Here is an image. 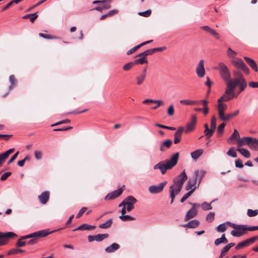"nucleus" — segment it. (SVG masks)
I'll return each mask as SVG.
<instances>
[{
    "label": "nucleus",
    "instance_id": "obj_1",
    "mask_svg": "<svg viewBox=\"0 0 258 258\" xmlns=\"http://www.w3.org/2000/svg\"><path fill=\"white\" fill-rule=\"evenodd\" d=\"M236 75L237 77L233 79L232 82L228 83V87H226L225 90L226 94H229L233 99L237 97L234 91L237 85L239 86V93L244 91L247 87V83L242 75L238 73Z\"/></svg>",
    "mask_w": 258,
    "mask_h": 258
},
{
    "label": "nucleus",
    "instance_id": "obj_2",
    "mask_svg": "<svg viewBox=\"0 0 258 258\" xmlns=\"http://www.w3.org/2000/svg\"><path fill=\"white\" fill-rule=\"evenodd\" d=\"M179 154L178 152L174 153L169 160L159 162L155 164L154 169H159L162 174H164L166 171L170 170L175 166L179 159Z\"/></svg>",
    "mask_w": 258,
    "mask_h": 258
},
{
    "label": "nucleus",
    "instance_id": "obj_3",
    "mask_svg": "<svg viewBox=\"0 0 258 258\" xmlns=\"http://www.w3.org/2000/svg\"><path fill=\"white\" fill-rule=\"evenodd\" d=\"M232 99L233 98L229 94H226L225 91L222 96L218 99L217 110L219 117L221 120H222V118L224 116V111L227 109V104L223 103V102H227L230 100H232Z\"/></svg>",
    "mask_w": 258,
    "mask_h": 258
},
{
    "label": "nucleus",
    "instance_id": "obj_4",
    "mask_svg": "<svg viewBox=\"0 0 258 258\" xmlns=\"http://www.w3.org/2000/svg\"><path fill=\"white\" fill-rule=\"evenodd\" d=\"M216 69L219 71L220 76L226 83V87H228V83L233 81V79H230L231 73L229 69L224 63L220 62L218 63Z\"/></svg>",
    "mask_w": 258,
    "mask_h": 258
},
{
    "label": "nucleus",
    "instance_id": "obj_5",
    "mask_svg": "<svg viewBox=\"0 0 258 258\" xmlns=\"http://www.w3.org/2000/svg\"><path fill=\"white\" fill-rule=\"evenodd\" d=\"M227 223L229 225L234 228L235 230H232L231 234L234 237H240L244 234V232L246 230L247 226L245 225H237L227 222Z\"/></svg>",
    "mask_w": 258,
    "mask_h": 258
},
{
    "label": "nucleus",
    "instance_id": "obj_6",
    "mask_svg": "<svg viewBox=\"0 0 258 258\" xmlns=\"http://www.w3.org/2000/svg\"><path fill=\"white\" fill-rule=\"evenodd\" d=\"M137 200L133 196H130L125 198L118 205L119 207L125 206L127 212H130L134 208V205L136 203Z\"/></svg>",
    "mask_w": 258,
    "mask_h": 258
},
{
    "label": "nucleus",
    "instance_id": "obj_7",
    "mask_svg": "<svg viewBox=\"0 0 258 258\" xmlns=\"http://www.w3.org/2000/svg\"><path fill=\"white\" fill-rule=\"evenodd\" d=\"M62 228H59L56 230L51 231L50 232H48L46 230H40L30 234H28L26 235L23 236L21 237V239H25L27 238H39V237H44L48 235L49 234L52 233L55 231H58L59 229H61Z\"/></svg>",
    "mask_w": 258,
    "mask_h": 258
},
{
    "label": "nucleus",
    "instance_id": "obj_8",
    "mask_svg": "<svg viewBox=\"0 0 258 258\" xmlns=\"http://www.w3.org/2000/svg\"><path fill=\"white\" fill-rule=\"evenodd\" d=\"M190 204L192 206V208L186 214L184 218V220L186 221L195 217L197 215L198 211L196 208L200 206V204L198 203H190Z\"/></svg>",
    "mask_w": 258,
    "mask_h": 258
},
{
    "label": "nucleus",
    "instance_id": "obj_9",
    "mask_svg": "<svg viewBox=\"0 0 258 258\" xmlns=\"http://www.w3.org/2000/svg\"><path fill=\"white\" fill-rule=\"evenodd\" d=\"M167 181H164L160 183L157 185H151L149 187V191L151 194H157L161 192L164 186L166 184Z\"/></svg>",
    "mask_w": 258,
    "mask_h": 258
},
{
    "label": "nucleus",
    "instance_id": "obj_10",
    "mask_svg": "<svg viewBox=\"0 0 258 258\" xmlns=\"http://www.w3.org/2000/svg\"><path fill=\"white\" fill-rule=\"evenodd\" d=\"M197 123V116L196 115H193L191 117L190 121L187 123L186 125V129L184 130L183 132L185 134L193 131L195 129V126Z\"/></svg>",
    "mask_w": 258,
    "mask_h": 258
},
{
    "label": "nucleus",
    "instance_id": "obj_11",
    "mask_svg": "<svg viewBox=\"0 0 258 258\" xmlns=\"http://www.w3.org/2000/svg\"><path fill=\"white\" fill-rule=\"evenodd\" d=\"M186 174L184 170L174 180V185L182 188L184 181L187 179Z\"/></svg>",
    "mask_w": 258,
    "mask_h": 258
},
{
    "label": "nucleus",
    "instance_id": "obj_12",
    "mask_svg": "<svg viewBox=\"0 0 258 258\" xmlns=\"http://www.w3.org/2000/svg\"><path fill=\"white\" fill-rule=\"evenodd\" d=\"M147 67H145L142 72L135 78L136 83L138 85H142L146 79Z\"/></svg>",
    "mask_w": 258,
    "mask_h": 258
},
{
    "label": "nucleus",
    "instance_id": "obj_13",
    "mask_svg": "<svg viewBox=\"0 0 258 258\" xmlns=\"http://www.w3.org/2000/svg\"><path fill=\"white\" fill-rule=\"evenodd\" d=\"M181 188L176 186L174 184L172 185L170 187V197L171 199V203H173L174 199L176 195H177L180 191Z\"/></svg>",
    "mask_w": 258,
    "mask_h": 258
},
{
    "label": "nucleus",
    "instance_id": "obj_14",
    "mask_svg": "<svg viewBox=\"0 0 258 258\" xmlns=\"http://www.w3.org/2000/svg\"><path fill=\"white\" fill-rule=\"evenodd\" d=\"M109 235L108 234H98L95 235H89L88 239L89 242H91L93 241H101L103 239L108 238Z\"/></svg>",
    "mask_w": 258,
    "mask_h": 258
},
{
    "label": "nucleus",
    "instance_id": "obj_15",
    "mask_svg": "<svg viewBox=\"0 0 258 258\" xmlns=\"http://www.w3.org/2000/svg\"><path fill=\"white\" fill-rule=\"evenodd\" d=\"M204 60L201 59L196 68V73L199 78H202L205 74V70L204 66Z\"/></svg>",
    "mask_w": 258,
    "mask_h": 258
},
{
    "label": "nucleus",
    "instance_id": "obj_16",
    "mask_svg": "<svg viewBox=\"0 0 258 258\" xmlns=\"http://www.w3.org/2000/svg\"><path fill=\"white\" fill-rule=\"evenodd\" d=\"M122 192V188L115 190L112 192H111L107 195L105 197V200H113L117 197H119Z\"/></svg>",
    "mask_w": 258,
    "mask_h": 258
},
{
    "label": "nucleus",
    "instance_id": "obj_17",
    "mask_svg": "<svg viewBox=\"0 0 258 258\" xmlns=\"http://www.w3.org/2000/svg\"><path fill=\"white\" fill-rule=\"evenodd\" d=\"M251 140V137H243L237 141V147L240 148L243 146H249V142Z\"/></svg>",
    "mask_w": 258,
    "mask_h": 258
},
{
    "label": "nucleus",
    "instance_id": "obj_18",
    "mask_svg": "<svg viewBox=\"0 0 258 258\" xmlns=\"http://www.w3.org/2000/svg\"><path fill=\"white\" fill-rule=\"evenodd\" d=\"M14 150L15 149L14 148H12L0 154V167L5 162L10 154L12 153Z\"/></svg>",
    "mask_w": 258,
    "mask_h": 258
},
{
    "label": "nucleus",
    "instance_id": "obj_19",
    "mask_svg": "<svg viewBox=\"0 0 258 258\" xmlns=\"http://www.w3.org/2000/svg\"><path fill=\"white\" fill-rule=\"evenodd\" d=\"M206 173V171L203 170H196L194 173V178L198 181V185L201 182L203 178L205 176Z\"/></svg>",
    "mask_w": 258,
    "mask_h": 258
},
{
    "label": "nucleus",
    "instance_id": "obj_20",
    "mask_svg": "<svg viewBox=\"0 0 258 258\" xmlns=\"http://www.w3.org/2000/svg\"><path fill=\"white\" fill-rule=\"evenodd\" d=\"M49 198V192L48 191H43L38 196L40 202L43 205L45 204L48 202Z\"/></svg>",
    "mask_w": 258,
    "mask_h": 258
},
{
    "label": "nucleus",
    "instance_id": "obj_21",
    "mask_svg": "<svg viewBox=\"0 0 258 258\" xmlns=\"http://www.w3.org/2000/svg\"><path fill=\"white\" fill-rule=\"evenodd\" d=\"M184 131V128L182 126L179 127L177 131L174 134V143L176 144L178 143L181 140V136Z\"/></svg>",
    "mask_w": 258,
    "mask_h": 258
},
{
    "label": "nucleus",
    "instance_id": "obj_22",
    "mask_svg": "<svg viewBox=\"0 0 258 258\" xmlns=\"http://www.w3.org/2000/svg\"><path fill=\"white\" fill-rule=\"evenodd\" d=\"M172 144L171 140L168 139L162 142L159 147V150L161 152H164L166 149H169Z\"/></svg>",
    "mask_w": 258,
    "mask_h": 258
},
{
    "label": "nucleus",
    "instance_id": "obj_23",
    "mask_svg": "<svg viewBox=\"0 0 258 258\" xmlns=\"http://www.w3.org/2000/svg\"><path fill=\"white\" fill-rule=\"evenodd\" d=\"M244 59L246 63L253 70H254L255 72L258 71L257 64L253 59L247 56H244Z\"/></svg>",
    "mask_w": 258,
    "mask_h": 258
},
{
    "label": "nucleus",
    "instance_id": "obj_24",
    "mask_svg": "<svg viewBox=\"0 0 258 258\" xmlns=\"http://www.w3.org/2000/svg\"><path fill=\"white\" fill-rule=\"evenodd\" d=\"M200 225V222L198 220H192L187 223L184 224L183 226L188 228H195Z\"/></svg>",
    "mask_w": 258,
    "mask_h": 258
},
{
    "label": "nucleus",
    "instance_id": "obj_25",
    "mask_svg": "<svg viewBox=\"0 0 258 258\" xmlns=\"http://www.w3.org/2000/svg\"><path fill=\"white\" fill-rule=\"evenodd\" d=\"M201 29L203 30L209 32L212 35L215 36L217 39H219L220 37L219 34L217 33V32L208 26H204L201 27Z\"/></svg>",
    "mask_w": 258,
    "mask_h": 258
},
{
    "label": "nucleus",
    "instance_id": "obj_26",
    "mask_svg": "<svg viewBox=\"0 0 258 258\" xmlns=\"http://www.w3.org/2000/svg\"><path fill=\"white\" fill-rule=\"evenodd\" d=\"M119 247H120V246L118 244H117L116 243H113L110 246H108V247H107L105 249V250L106 252L111 253V252H113L115 251V250H117L118 249H119Z\"/></svg>",
    "mask_w": 258,
    "mask_h": 258
},
{
    "label": "nucleus",
    "instance_id": "obj_27",
    "mask_svg": "<svg viewBox=\"0 0 258 258\" xmlns=\"http://www.w3.org/2000/svg\"><path fill=\"white\" fill-rule=\"evenodd\" d=\"M197 181L195 178L194 179H189L187 181V183L186 185L185 189L187 190H188L192 188H195V189L197 187L196 184L197 183Z\"/></svg>",
    "mask_w": 258,
    "mask_h": 258
},
{
    "label": "nucleus",
    "instance_id": "obj_28",
    "mask_svg": "<svg viewBox=\"0 0 258 258\" xmlns=\"http://www.w3.org/2000/svg\"><path fill=\"white\" fill-rule=\"evenodd\" d=\"M16 236V234L13 232H8L6 233L0 232V239H10Z\"/></svg>",
    "mask_w": 258,
    "mask_h": 258
},
{
    "label": "nucleus",
    "instance_id": "obj_29",
    "mask_svg": "<svg viewBox=\"0 0 258 258\" xmlns=\"http://www.w3.org/2000/svg\"><path fill=\"white\" fill-rule=\"evenodd\" d=\"M232 64L237 68L241 69L242 67L245 64L243 60L239 58H236L235 59L232 60Z\"/></svg>",
    "mask_w": 258,
    "mask_h": 258
},
{
    "label": "nucleus",
    "instance_id": "obj_30",
    "mask_svg": "<svg viewBox=\"0 0 258 258\" xmlns=\"http://www.w3.org/2000/svg\"><path fill=\"white\" fill-rule=\"evenodd\" d=\"M95 227V226H92L88 225L87 224H83L81 225L80 226H78L77 228H76L74 230V231L76 230H89L91 229H94Z\"/></svg>",
    "mask_w": 258,
    "mask_h": 258
},
{
    "label": "nucleus",
    "instance_id": "obj_31",
    "mask_svg": "<svg viewBox=\"0 0 258 258\" xmlns=\"http://www.w3.org/2000/svg\"><path fill=\"white\" fill-rule=\"evenodd\" d=\"M239 110H237L232 113L227 114L226 115H224L223 117L222 118V120L224 121H227L229 120H230V119L237 116L239 114Z\"/></svg>",
    "mask_w": 258,
    "mask_h": 258
},
{
    "label": "nucleus",
    "instance_id": "obj_32",
    "mask_svg": "<svg viewBox=\"0 0 258 258\" xmlns=\"http://www.w3.org/2000/svg\"><path fill=\"white\" fill-rule=\"evenodd\" d=\"M249 148L253 149H258V140L256 138H251V140L249 142Z\"/></svg>",
    "mask_w": 258,
    "mask_h": 258
},
{
    "label": "nucleus",
    "instance_id": "obj_33",
    "mask_svg": "<svg viewBox=\"0 0 258 258\" xmlns=\"http://www.w3.org/2000/svg\"><path fill=\"white\" fill-rule=\"evenodd\" d=\"M228 239L225 237V234H223L220 238H217L215 240L214 243L217 246L221 243H227Z\"/></svg>",
    "mask_w": 258,
    "mask_h": 258
},
{
    "label": "nucleus",
    "instance_id": "obj_34",
    "mask_svg": "<svg viewBox=\"0 0 258 258\" xmlns=\"http://www.w3.org/2000/svg\"><path fill=\"white\" fill-rule=\"evenodd\" d=\"M203 153V149H198L191 153V157L194 160H197Z\"/></svg>",
    "mask_w": 258,
    "mask_h": 258
},
{
    "label": "nucleus",
    "instance_id": "obj_35",
    "mask_svg": "<svg viewBox=\"0 0 258 258\" xmlns=\"http://www.w3.org/2000/svg\"><path fill=\"white\" fill-rule=\"evenodd\" d=\"M237 150L244 157L249 158L250 157V154L248 150L244 148H241L237 147Z\"/></svg>",
    "mask_w": 258,
    "mask_h": 258
},
{
    "label": "nucleus",
    "instance_id": "obj_36",
    "mask_svg": "<svg viewBox=\"0 0 258 258\" xmlns=\"http://www.w3.org/2000/svg\"><path fill=\"white\" fill-rule=\"evenodd\" d=\"M239 138V134L237 130H234L233 134L230 136V137L227 140V142L229 143H231V141L234 140H238Z\"/></svg>",
    "mask_w": 258,
    "mask_h": 258
},
{
    "label": "nucleus",
    "instance_id": "obj_37",
    "mask_svg": "<svg viewBox=\"0 0 258 258\" xmlns=\"http://www.w3.org/2000/svg\"><path fill=\"white\" fill-rule=\"evenodd\" d=\"M202 103L204 107L202 108V110L203 111V113L205 115H207L209 112V108L208 107V101L206 99H204L199 101Z\"/></svg>",
    "mask_w": 258,
    "mask_h": 258
},
{
    "label": "nucleus",
    "instance_id": "obj_38",
    "mask_svg": "<svg viewBox=\"0 0 258 258\" xmlns=\"http://www.w3.org/2000/svg\"><path fill=\"white\" fill-rule=\"evenodd\" d=\"M112 223L111 219L107 220L105 222L102 223L99 225V227L102 229H106L110 227Z\"/></svg>",
    "mask_w": 258,
    "mask_h": 258
},
{
    "label": "nucleus",
    "instance_id": "obj_39",
    "mask_svg": "<svg viewBox=\"0 0 258 258\" xmlns=\"http://www.w3.org/2000/svg\"><path fill=\"white\" fill-rule=\"evenodd\" d=\"M180 103L182 104L189 105H193V104H197V103H199V101H196V100H187V99H183V100H180Z\"/></svg>",
    "mask_w": 258,
    "mask_h": 258
},
{
    "label": "nucleus",
    "instance_id": "obj_40",
    "mask_svg": "<svg viewBox=\"0 0 258 258\" xmlns=\"http://www.w3.org/2000/svg\"><path fill=\"white\" fill-rule=\"evenodd\" d=\"M214 202V201H213L210 203H208L206 202L203 203L201 205V207L202 209L204 211H207L212 209L211 204Z\"/></svg>",
    "mask_w": 258,
    "mask_h": 258
},
{
    "label": "nucleus",
    "instance_id": "obj_41",
    "mask_svg": "<svg viewBox=\"0 0 258 258\" xmlns=\"http://www.w3.org/2000/svg\"><path fill=\"white\" fill-rule=\"evenodd\" d=\"M140 58L138 59H137L135 60L134 63H135V64H143V63H148V60L146 57L144 56H139Z\"/></svg>",
    "mask_w": 258,
    "mask_h": 258
},
{
    "label": "nucleus",
    "instance_id": "obj_42",
    "mask_svg": "<svg viewBox=\"0 0 258 258\" xmlns=\"http://www.w3.org/2000/svg\"><path fill=\"white\" fill-rule=\"evenodd\" d=\"M153 53H154V51H153V49L152 48V49L146 50L144 51V52L138 54L136 56V57L144 56V57H146V56L149 55H151Z\"/></svg>",
    "mask_w": 258,
    "mask_h": 258
},
{
    "label": "nucleus",
    "instance_id": "obj_43",
    "mask_svg": "<svg viewBox=\"0 0 258 258\" xmlns=\"http://www.w3.org/2000/svg\"><path fill=\"white\" fill-rule=\"evenodd\" d=\"M227 155L229 156L236 158L237 157L236 149L234 147L230 148L227 151Z\"/></svg>",
    "mask_w": 258,
    "mask_h": 258
},
{
    "label": "nucleus",
    "instance_id": "obj_44",
    "mask_svg": "<svg viewBox=\"0 0 258 258\" xmlns=\"http://www.w3.org/2000/svg\"><path fill=\"white\" fill-rule=\"evenodd\" d=\"M9 80L11 83V85L9 87V90L10 91L12 90L13 87L16 85V80L15 78V76L13 75L10 76L9 77Z\"/></svg>",
    "mask_w": 258,
    "mask_h": 258
},
{
    "label": "nucleus",
    "instance_id": "obj_45",
    "mask_svg": "<svg viewBox=\"0 0 258 258\" xmlns=\"http://www.w3.org/2000/svg\"><path fill=\"white\" fill-rule=\"evenodd\" d=\"M119 218L122 221H128L135 220V218L134 217L129 215H125V214L120 216Z\"/></svg>",
    "mask_w": 258,
    "mask_h": 258
},
{
    "label": "nucleus",
    "instance_id": "obj_46",
    "mask_svg": "<svg viewBox=\"0 0 258 258\" xmlns=\"http://www.w3.org/2000/svg\"><path fill=\"white\" fill-rule=\"evenodd\" d=\"M237 52L229 47L227 51V55L229 58H234L237 55Z\"/></svg>",
    "mask_w": 258,
    "mask_h": 258
},
{
    "label": "nucleus",
    "instance_id": "obj_47",
    "mask_svg": "<svg viewBox=\"0 0 258 258\" xmlns=\"http://www.w3.org/2000/svg\"><path fill=\"white\" fill-rule=\"evenodd\" d=\"M227 228L226 223H222L217 226L216 230L219 232H223L226 230Z\"/></svg>",
    "mask_w": 258,
    "mask_h": 258
},
{
    "label": "nucleus",
    "instance_id": "obj_48",
    "mask_svg": "<svg viewBox=\"0 0 258 258\" xmlns=\"http://www.w3.org/2000/svg\"><path fill=\"white\" fill-rule=\"evenodd\" d=\"M247 215L248 216L252 217H254L258 215V209L252 210L251 209H248L247 211Z\"/></svg>",
    "mask_w": 258,
    "mask_h": 258
},
{
    "label": "nucleus",
    "instance_id": "obj_49",
    "mask_svg": "<svg viewBox=\"0 0 258 258\" xmlns=\"http://www.w3.org/2000/svg\"><path fill=\"white\" fill-rule=\"evenodd\" d=\"M248 246L247 242H246V240L242 241L240 242H239L238 244H237V245L235 247L236 249H239L241 248H243L245 246Z\"/></svg>",
    "mask_w": 258,
    "mask_h": 258
},
{
    "label": "nucleus",
    "instance_id": "obj_50",
    "mask_svg": "<svg viewBox=\"0 0 258 258\" xmlns=\"http://www.w3.org/2000/svg\"><path fill=\"white\" fill-rule=\"evenodd\" d=\"M155 125L156 126H157V127H160V128H162L167 129V130H171V131H174L176 129L174 127H170V126H166V125H163V124H159V123H156L155 124Z\"/></svg>",
    "mask_w": 258,
    "mask_h": 258
},
{
    "label": "nucleus",
    "instance_id": "obj_51",
    "mask_svg": "<svg viewBox=\"0 0 258 258\" xmlns=\"http://www.w3.org/2000/svg\"><path fill=\"white\" fill-rule=\"evenodd\" d=\"M215 218V213L214 212H210L206 216V220L209 222H212Z\"/></svg>",
    "mask_w": 258,
    "mask_h": 258
},
{
    "label": "nucleus",
    "instance_id": "obj_52",
    "mask_svg": "<svg viewBox=\"0 0 258 258\" xmlns=\"http://www.w3.org/2000/svg\"><path fill=\"white\" fill-rule=\"evenodd\" d=\"M135 65V63L134 62H130L125 64L123 67V70L124 71H127L130 70Z\"/></svg>",
    "mask_w": 258,
    "mask_h": 258
},
{
    "label": "nucleus",
    "instance_id": "obj_53",
    "mask_svg": "<svg viewBox=\"0 0 258 258\" xmlns=\"http://www.w3.org/2000/svg\"><path fill=\"white\" fill-rule=\"evenodd\" d=\"M25 251L24 250L19 249V248H14L10 250L8 252V254H16L18 252H24Z\"/></svg>",
    "mask_w": 258,
    "mask_h": 258
},
{
    "label": "nucleus",
    "instance_id": "obj_54",
    "mask_svg": "<svg viewBox=\"0 0 258 258\" xmlns=\"http://www.w3.org/2000/svg\"><path fill=\"white\" fill-rule=\"evenodd\" d=\"M215 132V131L214 130H212V129H209V128L207 130H205V131H204V134H205V135L206 136L207 138H210L213 134L214 132Z\"/></svg>",
    "mask_w": 258,
    "mask_h": 258
},
{
    "label": "nucleus",
    "instance_id": "obj_55",
    "mask_svg": "<svg viewBox=\"0 0 258 258\" xmlns=\"http://www.w3.org/2000/svg\"><path fill=\"white\" fill-rule=\"evenodd\" d=\"M216 127V118L215 116L212 117L211 121V128L215 131Z\"/></svg>",
    "mask_w": 258,
    "mask_h": 258
},
{
    "label": "nucleus",
    "instance_id": "obj_56",
    "mask_svg": "<svg viewBox=\"0 0 258 258\" xmlns=\"http://www.w3.org/2000/svg\"><path fill=\"white\" fill-rule=\"evenodd\" d=\"M151 14V11L150 10H148L144 12H141L138 13L139 15L144 17H149L150 16Z\"/></svg>",
    "mask_w": 258,
    "mask_h": 258
},
{
    "label": "nucleus",
    "instance_id": "obj_57",
    "mask_svg": "<svg viewBox=\"0 0 258 258\" xmlns=\"http://www.w3.org/2000/svg\"><path fill=\"white\" fill-rule=\"evenodd\" d=\"M23 239H21V238H19L16 243V245L17 247H22L25 246L27 242L25 241H23Z\"/></svg>",
    "mask_w": 258,
    "mask_h": 258
},
{
    "label": "nucleus",
    "instance_id": "obj_58",
    "mask_svg": "<svg viewBox=\"0 0 258 258\" xmlns=\"http://www.w3.org/2000/svg\"><path fill=\"white\" fill-rule=\"evenodd\" d=\"M174 113V109L173 105H170L168 108L167 113L170 116H172Z\"/></svg>",
    "mask_w": 258,
    "mask_h": 258
},
{
    "label": "nucleus",
    "instance_id": "obj_59",
    "mask_svg": "<svg viewBox=\"0 0 258 258\" xmlns=\"http://www.w3.org/2000/svg\"><path fill=\"white\" fill-rule=\"evenodd\" d=\"M42 154L39 151H35L34 152V156L36 160H40L42 158Z\"/></svg>",
    "mask_w": 258,
    "mask_h": 258
},
{
    "label": "nucleus",
    "instance_id": "obj_60",
    "mask_svg": "<svg viewBox=\"0 0 258 258\" xmlns=\"http://www.w3.org/2000/svg\"><path fill=\"white\" fill-rule=\"evenodd\" d=\"M258 239V236H255L252 237H251L249 239H246V242H247L248 245L251 243H252L255 241L256 240Z\"/></svg>",
    "mask_w": 258,
    "mask_h": 258
},
{
    "label": "nucleus",
    "instance_id": "obj_61",
    "mask_svg": "<svg viewBox=\"0 0 258 258\" xmlns=\"http://www.w3.org/2000/svg\"><path fill=\"white\" fill-rule=\"evenodd\" d=\"M152 42V40H149V41H145V42H144L135 47H134V48H135V49L136 50V51L139 48H140L141 46H144L146 44H147L150 42Z\"/></svg>",
    "mask_w": 258,
    "mask_h": 258
},
{
    "label": "nucleus",
    "instance_id": "obj_62",
    "mask_svg": "<svg viewBox=\"0 0 258 258\" xmlns=\"http://www.w3.org/2000/svg\"><path fill=\"white\" fill-rule=\"evenodd\" d=\"M225 126V124L224 123H222L220 124L218 127V130H217L218 133L222 134L223 132Z\"/></svg>",
    "mask_w": 258,
    "mask_h": 258
},
{
    "label": "nucleus",
    "instance_id": "obj_63",
    "mask_svg": "<svg viewBox=\"0 0 258 258\" xmlns=\"http://www.w3.org/2000/svg\"><path fill=\"white\" fill-rule=\"evenodd\" d=\"M235 166L238 168H241L243 167L242 162L240 159H237L235 160Z\"/></svg>",
    "mask_w": 258,
    "mask_h": 258
},
{
    "label": "nucleus",
    "instance_id": "obj_64",
    "mask_svg": "<svg viewBox=\"0 0 258 258\" xmlns=\"http://www.w3.org/2000/svg\"><path fill=\"white\" fill-rule=\"evenodd\" d=\"M12 173L11 172H7L2 174L1 177V179L2 180H6L10 175H11Z\"/></svg>",
    "mask_w": 258,
    "mask_h": 258
}]
</instances>
